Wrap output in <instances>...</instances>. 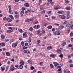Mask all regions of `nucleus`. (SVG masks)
<instances>
[{"label": "nucleus", "mask_w": 73, "mask_h": 73, "mask_svg": "<svg viewBox=\"0 0 73 73\" xmlns=\"http://www.w3.org/2000/svg\"><path fill=\"white\" fill-rule=\"evenodd\" d=\"M70 28H71V29L73 30V25H72V26H71Z\"/></svg>", "instance_id": "obj_61"}, {"label": "nucleus", "mask_w": 73, "mask_h": 73, "mask_svg": "<svg viewBox=\"0 0 73 73\" xmlns=\"http://www.w3.org/2000/svg\"><path fill=\"white\" fill-rule=\"evenodd\" d=\"M1 37L2 38H3V39H4V38H5V36L4 35H2L1 36Z\"/></svg>", "instance_id": "obj_42"}, {"label": "nucleus", "mask_w": 73, "mask_h": 73, "mask_svg": "<svg viewBox=\"0 0 73 73\" xmlns=\"http://www.w3.org/2000/svg\"><path fill=\"white\" fill-rule=\"evenodd\" d=\"M30 21V19H28L27 20L25 21V22H29Z\"/></svg>", "instance_id": "obj_50"}, {"label": "nucleus", "mask_w": 73, "mask_h": 73, "mask_svg": "<svg viewBox=\"0 0 73 73\" xmlns=\"http://www.w3.org/2000/svg\"><path fill=\"white\" fill-rule=\"evenodd\" d=\"M24 13V11H21V15L22 16H23V14Z\"/></svg>", "instance_id": "obj_20"}, {"label": "nucleus", "mask_w": 73, "mask_h": 73, "mask_svg": "<svg viewBox=\"0 0 73 73\" xmlns=\"http://www.w3.org/2000/svg\"><path fill=\"white\" fill-rule=\"evenodd\" d=\"M1 71H4L5 70V67L2 66L1 68Z\"/></svg>", "instance_id": "obj_12"}, {"label": "nucleus", "mask_w": 73, "mask_h": 73, "mask_svg": "<svg viewBox=\"0 0 73 73\" xmlns=\"http://www.w3.org/2000/svg\"><path fill=\"white\" fill-rule=\"evenodd\" d=\"M28 52V50H25L24 51V52L25 53H27Z\"/></svg>", "instance_id": "obj_43"}, {"label": "nucleus", "mask_w": 73, "mask_h": 73, "mask_svg": "<svg viewBox=\"0 0 73 73\" xmlns=\"http://www.w3.org/2000/svg\"><path fill=\"white\" fill-rule=\"evenodd\" d=\"M67 15H69L70 16V12L68 11L67 12Z\"/></svg>", "instance_id": "obj_55"}, {"label": "nucleus", "mask_w": 73, "mask_h": 73, "mask_svg": "<svg viewBox=\"0 0 73 73\" xmlns=\"http://www.w3.org/2000/svg\"><path fill=\"white\" fill-rule=\"evenodd\" d=\"M52 19H56V17L52 16Z\"/></svg>", "instance_id": "obj_60"}, {"label": "nucleus", "mask_w": 73, "mask_h": 73, "mask_svg": "<svg viewBox=\"0 0 73 73\" xmlns=\"http://www.w3.org/2000/svg\"><path fill=\"white\" fill-rule=\"evenodd\" d=\"M5 41H6V42H7V41H9V40L7 39H5Z\"/></svg>", "instance_id": "obj_54"}, {"label": "nucleus", "mask_w": 73, "mask_h": 73, "mask_svg": "<svg viewBox=\"0 0 73 73\" xmlns=\"http://www.w3.org/2000/svg\"><path fill=\"white\" fill-rule=\"evenodd\" d=\"M40 26L39 25H37V26L36 29H38V28H40Z\"/></svg>", "instance_id": "obj_49"}, {"label": "nucleus", "mask_w": 73, "mask_h": 73, "mask_svg": "<svg viewBox=\"0 0 73 73\" xmlns=\"http://www.w3.org/2000/svg\"><path fill=\"white\" fill-rule=\"evenodd\" d=\"M21 44L22 46H24V42L23 41L22 42H21Z\"/></svg>", "instance_id": "obj_27"}, {"label": "nucleus", "mask_w": 73, "mask_h": 73, "mask_svg": "<svg viewBox=\"0 0 73 73\" xmlns=\"http://www.w3.org/2000/svg\"><path fill=\"white\" fill-rule=\"evenodd\" d=\"M72 62V60H70L68 61V62H69V63H70V64H71Z\"/></svg>", "instance_id": "obj_38"}, {"label": "nucleus", "mask_w": 73, "mask_h": 73, "mask_svg": "<svg viewBox=\"0 0 73 73\" xmlns=\"http://www.w3.org/2000/svg\"><path fill=\"white\" fill-rule=\"evenodd\" d=\"M24 5L25 7H29V5L28 3H26L24 4Z\"/></svg>", "instance_id": "obj_11"}, {"label": "nucleus", "mask_w": 73, "mask_h": 73, "mask_svg": "<svg viewBox=\"0 0 73 73\" xmlns=\"http://www.w3.org/2000/svg\"><path fill=\"white\" fill-rule=\"evenodd\" d=\"M8 66H7L6 68V71H7V70H8Z\"/></svg>", "instance_id": "obj_53"}, {"label": "nucleus", "mask_w": 73, "mask_h": 73, "mask_svg": "<svg viewBox=\"0 0 73 73\" xmlns=\"http://www.w3.org/2000/svg\"><path fill=\"white\" fill-rule=\"evenodd\" d=\"M68 23V22L67 21H65L63 23V24H67Z\"/></svg>", "instance_id": "obj_57"}, {"label": "nucleus", "mask_w": 73, "mask_h": 73, "mask_svg": "<svg viewBox=\"0 0 73 73\" xmlns=\"http://www.w3.org/2000/svg\"><path fill=\"white\" fill-rule=\"evenodd\" d=\"M9 17H10L12 20H14V18L13 17L12 15H9Z\"/></svg>", "instance_id": "obj_13"}, {"label": "nucleus", "mask_w": 73, "mask_h": 73, "mask_svg": "<svg viewBox=\"0 0 73 73\" xmlns=\"http://www.w3.org/2000/svg\"><path fill=\"white\" fill-rule=\"evenodd\" d=\"M66 73H70V72L69 70H68L66 72Z\"/></svg>", "instance_id": "obj_64"}, {"label": "nucleus", "mask_w": 73, "mask_h": 73, "mask_svg": "<svg viewBox=\"0 0 73 73\" xmlns=\"http://www.w3.org/2000/svg\"><path fill=\"white\" fill-rule=\"evenodd\" d=\"M19 64L20 65H24V62H20Z\"/></svg>", "instance_id": "obj_40"}, {"label": "nucleus", "mask_w": 73, "mask_h": 73, "mask_svg": "<svg viewBox=\"0 0 73 73\" xmlns=\"http://www.w3.org/2000/svg\"><path fill=\"white\" fill-rule=\"evenodd\" d=\"M59 16L60 17V18L62 19H65V16L64 15H59Z\"/></svg>", "instance_id": "obj_3"}, {"label": "nucleus", "mask_w": 73, "mask_h": 73, "mask_svg": "<svg viewBox=\"0 0 73 73\" xmlns=\"http://www.w3.org/2000/svg\"><path fill=\"white\" fill-rule=\"evenodd\" d=\"M66 10H70V8L68 7H66Z\"/></svg>", "instance_id": "obj_25"}, {"label": "nucleus", "mask_w": 73, "mask_h": 73, "mask_svg": "<svg viewBox=\"0 0 73 73\" xmlns=\"http://www.w3.org/2000/svg\"><path fill=\"white\" fill-rule=\"evenodd\" d=\"M12 32H13V30H8L7 31V33H12Z\"/></svg>", "instance_id": "obj_9"}, {"label": "nucleus", "mask_w": 73, "mask_h": 73, "mask_svg": "<svg viewBox=\"0 0 73 73\" xmlns=\"http://www.w3.org/2000/svg\"><path fill=\"white\" fill-rule=\"evenodd\" d=\"M53 64H54L55 67H56V66H57L58 65H59L58 63L56 62H54Z\"/></svg>", "instance_id": "obj_10"}, {"label": "nucleus", "mask_w": 73, "mask_h": 73, "mask_svg": "<svg viewBox=\"0 0 73 73\" xmlns=\"http://www.w3.org/2000/svg\"><path fill=\"white\" fill-rule=\"evenodd\" d=\"M41 32H42V33H43V34L45 33V31L44 30H42Z\"/></svg>", "instance_id": "obj_51"}, {"label": "nucleus", "mask_w": 73, "mask_h": 73, "mask_svg": "<svg viewBox=\"0 0 73 73\" xmlns=\"http://www.w3.org/2000/svg\"><path fill=\"white\" fill-rule=\"evenodd\" d=\"M9 9L8 13H10L12 12V9H11V6H9L8 7Z\"/></svg>", "instance_id": "obj_4"}, {"label": "nucleus", "mask_w": 73, "mask_h": 73, "mask_svg": "<svg viewBox=\"0 0 73 73\" xmlns=\"http://www.w3.org/2000/svg\"><path fill=\"white\" fill-rule=\"evenodd\" d=\"M31 70H33V69H35V68L33 66H31Z\"/></svg>", "instance_id": "obj_47"}, {"label": "nucleus", "mask_w": 73, "mask_h": 73, "mask_svg": "<svg viewBox=\"0 0 73 73\" xmlns=\"http://www.w3.org/2000/svg\"><path fill=\"white\" fill-rule=\"evenodd\" d=\"M58 13H59V14H62V13H64V12L62 11H59L58 12Z\"/></svg>", "instance_id": "obj_18"}, {"label": "nucleus", "mask_w": 73, "mask_h": 73, "mask_svg": "<svg viewBox=\"0 0 73 73\" xmlns=\"http://www.w3.org/2000/svg\"><path fill=\"white\" fill-rule=\"evenodd\" d=\"M0 46H5V43H0Z\"/></svg>", "instance_id": "obj_14"}, {"label": "nucleus", "mask_w": 73, "mask_h": 73, "mask_svg": "<svg viewBox=\"0 0 73 73\" xmlns=\"http://www.w3.org/2000/svg\"><path fill=\"white\" fill-rule=\"evenodd\" d=\"M37 44H40V40H37V42H36Z\"/></svg>", "instance_id": "obj_39"}, {"label": "nucleus", "mask_w": 73, "mask_h": 73, "mask_svg": "<svg viewBox=\"0 0 73 73\" xmlns=\"http://www.w3.org/2000/svg\"><path fill=\"white\" fill-rule=\"evenodd\" d=\"M37 34L39 35L40 33V31H38L37 32Z\"/></svg>", "instance_id": "obj_44"}, {"label": "nucleus", "mask_w": 73, "mask_h": 73, "mask_svg": "<svg viewBox=\"0 0 73 73\" xmlns=\"http://www.w3.org/2000/svg\"><path fill=\"white\" fill-rule=\"evenodd\" d=\"M61 71V69L60 68H59L58 70V72H60Z\"/></svg>", "instance_id": "obj_62"}, {"label": "nucleus", "mask_w": 73, "mask_h": 73, "mask_svg": "<svg viewBox=\"0 0 73 73\" xmlns=\"http://www.w3.org/2000/svg\"><path fill=\"white\" fill-rule=\"evenodd\" d=\"M64 27L63 25H62L61 26H60V27H59V29L60 30H61V29H63V28H64Z\"/></svg>", "instance_id": "obj_17"}, {"label": "nucleus", "mask_w": 73, "mask_h": 73, "mask_svg": "<svg viewBox=\"0 0 73 73\" xmlns=\"http://www.w3.org/2000/svg\"><path fill=\"white\" fill-rule=\"evenodd\" d=\"M65 2L66 4H68V3H69V1H68V0H65Z\"/></svg>", "instance_id": "obj_31"}, {"label": "nucleus", "mask_w": 73, "mask_h": 73, "mask_svg": "<svg viewBox=\"0 0 73 73\" xmlns=\"http://www.w3.org/2000/svg\"><path fill=\"white\" fill-rule=\"evenodd\" d=\"M19 68H20L21 69H22L23 68V66L22 65H20L19 66Z\"/></svg>", "instance_id": "obj_30"}, {"label": "nucleus", "mask_w": 73, "mask_h": 73, "mask_svg": "<svg viewBox=\"0 0 73 73\" xmlns=\"http://www.w3.org/2000/svg\"><path fill=\"white\" fill-rule=\"evenodd\" d=\"M27 11L28 12H31L32 11V10L30 9H28Z\"/></svg>", "instance_id": "obj_37"}, {"label": "nucleus", "mask_w": 73, "mask_h": 73, "mask_svg": "<svg viewBox=\"0 0 73 73\" xmlns=\"http://www.w3.org/2000/svg\"><path fill=\"white\" fill-rule=\"evenodd\" d=\"M18 31H19V32L20 33H23V30H22V29H18Z\"/></svg>", "instance_id": "obj_24"}, {"label": "nucleus", "mask_w": 73, "mask_h": 73, "mask_svg": "<svg viewBox=\"0 0 73 73\" xmlns=\"http://www.w3.org/2000/svg\"><path fill=\"white\" fill-rule=\"evenodd\" d=\"M17 45V44L16 43H13L12 45V47L16 48V46Z\"/></svg>", "instance_id": "obj_7"}, {"label": "nucleus", "mask_w": 73, "mask_h": 73, "mask_svg": "<svg viewBox=\"0 0 73 73\" xmlns=\"http://www.w3.org/2000/svg\"><path fill=\"white\" fill-rule=\"evenodd\" d=\"M70 37H73V33L72 32H71L70 34Z\"/></svg>", "instance_id": "obj_26"}, {"label": "nucleus", "mask_w": 73, "mask_h": 73, "mask_svg": "<svg viewBox=\"0 0 73 73\" xmlns=\"http://www.w3.org/2000/svg\"><path fill=\"white\" fill-rule=\"evenodd\" d=\"M3 20L5 21L7 20V18H6V17H4L3 19Z\"/></svg>", "instance_id": "obj_35"}, {"label": "nucleus", "mask_w": 73, "mask_h": 73, "mask_svg": "<svg viewBox=\"0 0 73 73\" xmlns=\"http://www.w3.org/2000/svg\"><path fill=\"white\" fill-rule=\"evenodd\" d=\"M12 25L11 24H8V27H9V26H12Z\"/></svg>", "instance_id": "obj_63"}, {"label": "nucleus", "mask_w": 73, "mask_h": 73, "mask_svg": "<svg viewBox=\"0 0 73 73\" xmlns=\"http://www.w3.org/2000/svg\"><path fill=\"white\" fill-rule=\"evenodd\" d=\"M66 42H63L62 44L61 45H62V46H64V45H66Z\"/></svg>", "instance_id": "obj_23"}, {"label": "nucleus", "mask_w": 73, "mask_h": 73, "mask_svg": "<svg viewBox=\"0 0 73 73\" xmlns=\"http://www.w3.org/2000/svg\"><path fill=\"white\" fill-rule=\"evenodd\" d=\"M70 17V15H67L66 19H69Z\"/></svg>", "instance_id": "obj_34"}, {"label": "nucleus", "mask_w": 73, "mask_h": 73, "mask_svg": "<svg viewBox=\"0 0 73 73\" xmlns=\"http://www.w3.org/2000/svg\"><path fill=\"white\" fill-rule=\"evenodd\" d=\"M28 62V63H29L30 64H32V62L30 60H29L27 61Z\"/></svg>", "instance_id": "obj_21"}, {"label": "nucleus", "mask_w": 73, "mask_h": 73, "mask_svg": "<svg viewBox=\"0 0 73 73\" xmlns=\"http://www.w3.org/2000/svg\"><path fill=\"white\" fill-rule=\"evenodd\" d=\"M66 28H70V27H71V25L69 24V23H68L66 25Z\"/></svg>", "instance_id": "obj_5"}, {"label": "nucleus", "mask_w": 73, "mask_h": 73, "mask_svg": "<svg viewBox=\"0 0 73 73\" xmlns=\"http://www.w3.org/2000/svg\"><path fill=\"white\" fill-rule=\"evenodd\" d=\"M10 69L11 71H13V70H15V68L13 65H11V66L10 68Z\"/></svg>", "instance_id": "obj_2"}, {"label": "nucleus", "mask_w": 73, "mask_h": 73, "mask_svg": "<svg viewBox=\"0 0 73 73\" xmlns=\"http://www.w3.org/2000/svg\"><path fill=\"white\" fill-rule=\"evenodd\" d=\"M51 12H52L51 11H49L48 12V15H50V14L51 13Z\"/></svg>", "instance_id": "obj_58"}, {"label": "nucleus", "mask_w": 73, "mask_h": 73, "mask_svg": "<svg viewBox=\"0 0 73 73\" xmlns=\"http://www.w3.org/2000/svg\"><path fill=\"white\" fill-rule=\"evenodd\" d=\"M23 37H27V35L26 34V32L23 34Z\"/></svg>", "instance_id": "obj_16"}, {"label": "nucleus", "mask_w": 73, "mask_h": 73, "mask_svg": "<svg viewBox=\"0 0 73 73\" xmlns=\"http://www.w3.org/2000/svg\"><path fill=\"white\" fill-rule=\"evenodd\" d=\"M7 21L8 22H11V21H12V20L9 18H7Z\"/></svg>", "instance_id": "obj_8"}, {"label": "nucleus", "mask_w": 73, "mask_h": 73, "mask_svg": "<svg viewBox=\"0 0 73 73\" xmlns=\"http://www.w3.org/2000/svg\"><path fill=\"white\" fill-rule=\"evenodd\" d=\"M34 18H31L30 20V21H33V20H34Z\"/></svg>", "instance_id": "obj_45"}, {"label": "nucleus", "mask_w": 73, "mask_h": 73, "mask_svg": "<svg viewBox=\"0 0 73 73\" xmlns=\"http://www.w3.org/2000/svg\"><path fill=\"white\" fill-rule=\"evenodd\" d=\"M14 17L15 19H17V18H19V16L17 15H15L14 16Z\"/></svg>", "instance_id": "obj_28"}, {"label": "nucleus", "mask_w": 73, "mask_h": 73, "mask_svg": "<svg viewBox=\"0 0 73 73\" xmlns=\"http://www.w3.org/2000/svg\"><path fill=\"white\" fill-rule=\"evenodd\" d=\"M25 8H24V7H22V11H24V10H25Z\"/></svg>", "instance_id": "obj_59"}, {"label": "nucleus", "mask_w": 73, "mask_h": 73, "mask_svg": "<svg viewBox=\"0 0 73 73\" xmlns=\"http://www.w3.org/2000/svg\"><path fill=\"white\" fill-rule=\"evenodd\" d=\"M7 56H10V53L8 52H7L6 53Z\"/></svg>", "instance_id": "obj_22"}, {"label": "nucleus", "mask_w": 73, "mask_h": 73, "mask_svg": "<svg viewBox=\"0 0 73 73\" xmlns=\"http://www.w3.org/2000/svg\"><path fill=\"white\" fill-rule=\"evenodd\" d=\"M50 67L51 68H53L54 67V66H53V64H50Z\"/></svg>", "instance_id": "obj_33"}, {"label": "nucleus", "mask_w": 73, "mask_h": 73, "mask_svg": "<svg viewBox=\"0 0 73 73\" xmlns=\"http://www.w3.org/2000/svg\"><path fill=\"white\" fill-rule=\"evenodd\" d=\"M60 57L62 59L63 58V55L62 54H60L59 55Z\"/></svg>", "instance_id": "obj_29"}, {"label": "nucleus", "mask_w": 73, "mask_h": 73, "mask_svg": "<svg viewBox=\"0 0 73 73\" xmlns=\"http://www.w3.org/2000/svg\"><path fill=\"white\" fill-rule=\"evenodd\" d=\"M29 30L30 31L32 32V31H33V28L32 27H30L29 29Z\"/></svg>", "instance_id": "obj_36"}, {"label": "nucleus", "mask_w": 73, "mask_h": 73, "mask_svg": "<svg viewBox=\"0 0 73 73\" xmlns=\"http://www.w3.org/2000/svg\"><path fill=\"white\" fill-rule=\"evenodd\" d=\"M52 26L51 25H50L48 26L47 28L48 29H52Z\"/></svg>", "instance_id": "obj_15"}, {"label": "nucleus", "mask_w": 73, "mask_h": 73, "mask_svg": "<svg viewBox=\"0 0 73 73\" xmlns=\"http://www.w3.org/2000/svg\"><path fill=\"white\" fill-rule=\"evenodd\" d=\"M68 47H72L73 46V45H71V44H69L68 45Z\"/></svg>", "instance_id": "obj_52"}, {"label": "nucleus", "mask_w": 73, "mask_h": 73, "mask_svg": "<svg viewBox=\"0 0 73 73\" xmlns=\"http://www.w3.org/2000/svg\"><path fill=\"white\" fill-rule=\"evenodd\" d=\"M47 48L48 49V50H50V49H52V47L49 46Z\"/></svg>", "instance_id": "obj_32"}, {"label": "nucleus", "mask_w": 73, "mask_h": 73, "mask_svg": "<svg viewBox=\"0 0 73 73\" xmlns=\"http://www.w3.org/2000/svg\"><path fill=\"white\" fill-rule=\"evenodd\" d=\"M60 33H61V31L60 30L57 31L56 32H53V33L55 35H60L61 34Z\"/></svg>", "instance_id": "obj_1"}, {"label": "nucleus", "mask_w": 73, "mask_h": 73, "mask_svg": "<svg viewBox=\"0 0 73 73\" xmlns=\"http://www.w3.org/2000/svg\"><path fill=\"white\" fill-rule=\"evenodd\" d=\"M56 56H57V55L51 54L50 55V56L51 57H52V58H54V57H56Z\"/></svg>", "instance_id": "obj_6"}, {"label": "nucleus", "mask_w": 73, "mask_h": 73, "mask_svg": "<svg viewBox=\"0 0 73 73\" xmlns=\"http://www.w3.org/2000/svg\"><path fill=\"white\" fill-rule=\"evenodd\" d=\"M61 52V51L60 49H58L56 50V52H57V53H60Z\"/></svg>", "instance_id": "obj_19"}, {"label": "nucleus", "mask_w": 73, "mask_h": 73, "mask_svg": "<svg viewBox=\"0 0 73 73\" xmlns=\"http://www.w3.org/2000/svg\"><path fill=\"white\" fill-rule=\"evenodd\" d=\"M25 45L26 46H28V43L27 42H26L25 44Z\"/></svg>", "instance_id": "obj_46"}, {"label": "nucleus", "mask_w": 73, "mask_h": 73, "mask_svg": "<svg viewBox=\"0 0 73 73\" xmlns=\"http://www.w3.org/2000/svg\"><path fill=\"white\" fill-rule=\"evenodd\" d=\"M54 24L55 25H57V26H58L59 25V24L58 23H54Z\"/></svg>", "instance_id": "obj_56"}, {"label": "nucleus", "mask_w": 73, "mask_h": 73, "mask_svg": "<svg viewBox=\"0 0 73 73\" xmlns=\"http://www.w3.org/2000/svg\"><path fill=\"white\" fill-rule=\"evenodd\" d=\"M55 9L56 10H57V9H59V7H55Z\"/></svg>", "instance_id": "obj_41"}, {"label": "nucleus", "mask_w": 73, "mask_h": 73, "mask_svg": "<svg viewBox=\"0 0 73 73\" xmlns=\"http://www.w3.org/2000/svg\"><path fill=\"white\" fill-rule=\"evenodd\" d=\"M70 68H72L73 67V64H70Z\"/></svg>", "instance_id": "obj_48"}]
</instances>
